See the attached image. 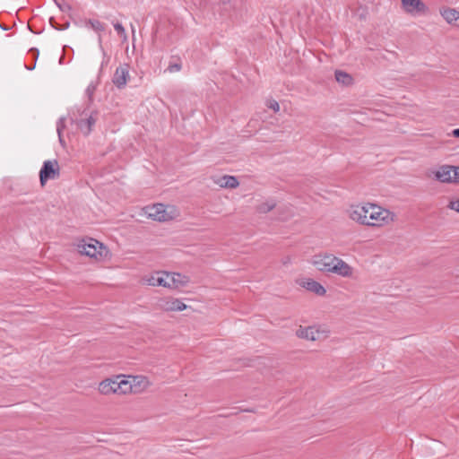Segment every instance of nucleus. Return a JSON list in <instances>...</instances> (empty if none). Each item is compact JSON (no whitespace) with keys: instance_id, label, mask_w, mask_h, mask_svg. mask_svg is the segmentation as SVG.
Segmentation results:
<instances>
[{"instance_id":"5","label":"nucleus","mask_w":459,"mask_h":459,"mask_svg":"<svg viewBox=\"0 0 459 459\" xmlns=\"http://www.w3.org/2000/svg\"><path fill=\"white\" fill-rule=\"evenodd\" d=\"M369 208L370 218L368 226L380 228L389 225L394 221V213L388 209L376 204H374L373 207Z\"/></svg>"},{"instance_id":"23","label":"nucleus","mask_w":459,"mask_h":459,"mask_svg":"<svg viewBox=\"0 0 459 459\" xmlns=\"http://www.w3.org/2000/svg\"><path fill=\"white\" fill-rule=\"evenodd\" d=\"M374 206V204L372 203H365V204H362V207H364V211H365V214H366V221H365V226H368V221H369V218H370V208L369 207H373Z\"/></svg>"},{"instance_id":"30","label":"nucleus","mask_w":459,"mask_h":459,"mask_svg":"<svg viewBox=\"0 0 459 459\" xmlns=\"http://www.w3.org/2000/svg\"><path fill=\"white\" fill-rule=\"evenodd\" d=\"M452 134L453 136L459 138V128L454 129L452 131Z\"/></svg>"},{"instance_id":"9","label":"nucleus","mask_w":459,"mask_h":459,"mask_svg":"<svg viewBox=\"0 0 459 459\" xmlns=\"http://www.w3.org/2000/svg\"><path fill=\"white\" fill-rule=\"evenodd\" d=\"M169 273L167 272H156L152 275L145 276L143 281L150 286H162L169 288Z\"/></svg>"},{"instance_id":"34","label":"nucleus","mask_w":459,"mask_h":459,"mask_svg":"<svg viewBox=\"0 0 459 459\" xmlns=\"http://www.w3.org/2000/svg\"><path fill=\"white\" fill-rule=\"evenodd\" d=\"M26 68H27L28 70H32V69H34V68H35V65H34L33 66H32V65H30V67H29V66H26Z\"/></svg>"},{"instance_id":"32","label":"nucleus","mask_w":459,"mask_h":459,"mask_svg":"<svg viewBox=\"0 0 459 459\" xmlns=\"http://www.w3.org/2000/svg\"><path fill=\"white\" fill-rule=\"evenodd\" d=\"M31 51L35 54V57L37 58L39 56V53L35 49H31Z\"/></svg>"},{"instance_id":"33","label":"nucleus","mask_w":459,"mask_h":459,"mask_svg":"<svg viewBox=\"0 0 459 459\" xmlns=\"http://www.w3.org/2000/svg\"><path fill=\"white\" fill-rule=\"evenodd\" d=\"M26 68H27L28 70H32V69H34V68H35V65H34L33 66H32V65H30V67H29V66H26Z\"/></svg>"},{"instance_id":"17","label":"nucleus","mask_w":459,"mask_h":459,"mask_svg":"<svg viewBox=\"0 0 459 459\" xmlns=\"http://www.w3.org/2000/svg\"><path fill=\"white\" fill-rule=\"evenodd\" d=\"M213 182L220 187L230 189L236 188L239 185L236 177L229 175L216 178L213 179Z\"/></svg>"},{"instance_id":"24","label":"nucleus","mask_w":459,"mask_h":459,"mask_svg":"<svg viewBox=\"0 0 459 459\" xmlns=\"http://www.w3.org/2000/svg\"><path fill=\"white\" fill-rule=\"evenodd\" d=\"M65 117H60L59 120L56 123V132H57V134H58L60 142H62V135H61V134H62V130L65 127Z\"/></svg>"},{"instance_id":"29","label":"nucleus","mask_w":459,"mask_h":459,"mask_svg":"<svg viewBox=\"0 0 459 459\" xmlns=\"http://www.w3.org/2000/svg\"><path fill=\"white\" fill-rule=\"evenodd\" d=\"M94 91H95V86H94L92 83H91V84L87 87V89H86V93H87V95H88L90 98H91V96H92V94H93Z\"/></svg>"},{"instance_id":"8","label":"nucleus","mask_w":459,"mask_h":459,"mask_svg":"<svg viewBox=\"0 0 459 459\" xmlns=\"http://www.w3.org/2000/svg\"><path fill=\"white\" fill-rule=\"evenodd\" d=\"M403 9L411 15L423 14L428 7L421 0H401Z\"/></svg>"},{"instance_id":"10","label":"nucleus","mask_w":459,"mask_h":459,"mask_svg":"<svg viewBox=\"0 0 459 459\" xmlns=\"http://www.w3.org/2000/svg\"><path fill=\"white\" fill-rule=\"evenodd\" d=\"M87 24L90 25L93 30L100 33V35L98 37V44H99L100 50L101 51V53L103 55V61H102V65H103L104 64H107L109 59L106 51L104 50V48L102 45V36L100 35V32L105 30L106 26L104 23H102L101 22H100L98 20H88Z\"/></svg>"},{"instance_id":"7","label":"nucleus","mask_w":459,"mask_h":459,"mask_svg":"<svg viewBox=\"0 0 459 459\" xmlns=\"http://www.w3.org/2000/svg\"><path fill=\"white\" fill-rule=\"evenodd\" d=\"M58 174L57 162L56 160H46L39 172L40 183L44 185L47 180L56 178Z\"/></svg>"},{"instance_id":"12","label":"nucleus","mask_w":459,"mask_h":459,"mask_svg":"<svg viewBox=\"0 0 459 459\" xmlns=\"http://www.w3.org/2000/svg\"><path fill=\"white\" fill-rule=\"evenodd\" d=\"M347 212H348V216L351 220H352L353 221H355L359 224L365 225L366 214H365L364 207H362V204L351 205L350 208L348 209Z\"/></svg>"},{"instance_id":"18","label":"nucleus","mask_w":459,"mask_h":459,"mask_svg":"<svg viewBox=\"0 0 459 459\" xmlns=\"http://www.w3.org/2000/svg\"><path fill=\"white\" fill-rule=\"evenodd\" d=\"M162 308L166 311H182L186 305L178 299H169L162 304Z\"/></svg>"},{"instance_id":"28","label":"nucleus","mask_w":459,"mask_h":459,"mask_svg":"<svg viewBox=\"0 0 459 459\" xmlns=\"http://www.w3.org/2000/svg\"><path fill=\"white\" fill-rule=\"evenodd\" d=\"M180 69H181V65H178V64L169 65V67H168V70L170 73L178 72Z\"/></svg>"},{"instance_id":"22","label":"nucleus","mask_w":459,"mask_h":459,"mask_svg":"<svg viewBox=\"0 0 459 459\" xmlns=\"http://www.w3.org/2000/svg\"><path fill=\"white\" fill-rule=\"evenodd\" d=\"M114 29L117 32V34L122 38L124 41L127 39V36L126 33V30L123 25L119 22L114 23Z\"/></svg>"},{"instance_id":"35","label":"nucleus","mask_w":459,"mask_h":459,"mask_svg":"<svg viewBox=\"0 0 459 459\" xmlns=\"http://www.w3.org/2000/svg\"><path fill=\"white\" fill-rule=\"evenodd\" d=\"M132 32H133V35L134 34V27H132Z\"/></svg>"},{"instance_id":"15","label":"nucleus","mask_w":459,"mask_h":459,"mask_svg":"<svg viewBox=\"0 0 459 459\" xmlns=\"http://www.w3.org/2000/svg\"><path fill=\"white\" fill-rule=\"evenodd\" d=\"M129 76L128 69L126 66H119L116 69L113 76V82L117 88H123L127 82Z\"/></svg>"},{"instance_id":"1","label":"nucleus","mask_w":459,"mask_h":459,"mask_svg":"<svg viewBox=\"0 0 459 459\" xmlns=\"http://www.w3.org/2000/svg\"><path fill=\"white\" fill-rule=\"evenodd\" d=\"M151 385L152 382L145 376L117 375L103 380L99 391L103 394H141L149 390Z\"/></svg>"},{"instance_id":"3","label":"nucleus","mask_w":459,"mask_h":459,"mask_svg":"<svg viewBox=\"0 0 459 459\" xmlns=\"http://www.w3.org/2000/svg\"><path fill=\"white\" fill-rule=\"evenodd\" d=\"M144 213L151 219L157 221H169L179 216L178 209L174 205L155 204L144 208Z\"/></svg>"},{"instance_id":"13","label":"nucleus","mask_w":459,"mask_h":459,"mask_svg":"<svg viewBox=\"0 0 459 459\" xmlns=\"http://www.w3.org/2000/svg\"><path fill=\"white\" fill-rule=\"evenodd\" d=\"M299 283L300 286H302L306 290H307L318 296H324L326 292V290L321 283H319L318 281H314L312 279H304V280H301Z\"/></svg>"},{"instance_id":"25","label":"nucleus","mask_w":459,"mask_h":459,"mask_svg":"<svg viewBox=\"0 0 459 459\" xmlns=\"http://www.w3.org/2000/svg\"><path fill=\"white\" fill-rule=\"evenodd\" d=\"M448 208L459 212V198L451 200L448 204Z\"/></svg>"},{"instance_id":"11","label":"nucleus","mask_w":459,"mask_h":459,"mask_svg":"<svg viewBox=\"0 0 459 459\" xmlns=\"http://www.w3.org/2000/svg\"><path fill=\"white\" fill-rule=\"evenodd\" d=\"M434 178L436 180L441 183H453V166L450 165H443L440 166L437 169L433 171Z\"/></svg>"},{"instance_id":"14","label":"nucleus","mask_w":459,"mask_h":459,"mask_svg":"<svg viewBox=\"0 0 459 459\" xmlns=\"http://www.w3.org/2000/svg\"><path fill=\"white\" fill-rule=\"evenodd\" d=\"M297 336L302 339L316 341L320 337L321 333L314 326L299 327L297 330Z\"/></svg>"},{"instance_id":"16","label":"nucleus","mask_w":459,"mask_h":459,"mask_svg":"<svg viewBox=\"0 0 459 459\" xmlns=\"http://www.w3.org/2000/svg\"><path fill=\"white\" fill-rule=\"evenodd\" d=\"M169 289H178L189 282V278L180 273H169Z\"/></svg>"},{"instance_id":"6","label":"nucleus","mask_w":459,"mask_h":459,"mask_svg":"<svg viewBox=\"0 0 459 459\" xmlns=\"http://www.w3.org/2000/svg\"><path fill=\"white\" fill-rule=\"evenodd\" d=\"M96 120V116L88 110H83L78 116L74 115L71 117L72 123H74L77 128L85 135L91 133Z\"/></svg>"},{"instance_id":"21","label":"nucleus","mask_w":459,"mask_h":459,"mask_svg":"<svg viewBox=\"0 0 459 459\" xmlns=\"http://www.w3.org/2000/svg\"><path fill=\"white\" fill-rule=\"evenodd\" d=\"M276 204L273 200H268L258 206V211L266 213L275 207Z\"/></svg>"},{"instance_id":"27","label":"nucleus","mask_w":459,"mask_h":459,"mask_svg":"<svg viewBox=\"0 0 459 459\" xmlns=\"http://www.w3.org/2000/svg\"><path fill=\"white\" fill-rule=\"evenodd\" d=\"M452 178H453V183H459V166L458 167L453 166Z\"/></svg>"},{"instance_id":"2","label":"nucleus","mask_w":459,"mask_h":459,"mask_svg":"<svg viewBox=\"0 0 459 459\" xmlns=\"http://www.w3.org/2000/svg\"><path fill=\"white\" fill-rule=\"evenodd\" d=\"M311 264L320 272L332 273L343 278L353 276V268L345 261L332 254L316 255L312 257Z\"/></svg>"},{"instance_id":"31","label":"nucleus","mask_w":459,"mask_h":459,"mask_svg":"<svg viewBox=\"0 0 459 459\" xmlns=\"http://www.w3.org/2000/svg\"><path fill=\"white\" fill-rule=\"evenodd\" d=\"M59 8L62 10V11H65V10H69L70 9V6L69 4H64V5H59Z\"/></svg>"},{"instance_id":"26","label":"nucleus","mask_w":459,"mask_h":459,"mask_svg":"<svg viewBox=\"0 0 459 459\" xmlns=\"http://www.w3.org/2000/svg\"><path fill=\"white\" fill-rule=\"evenodd\" d=\"M267 107L271 109H273L274 112H278L280 110V105L279 103L274 100H271L267 102Z\"/></svg>"},{"instance_id":"20","label":"nucleus","mask_w":459,"mask_h":459,"mask_svg":"<svg viewBox=\"0 0 459 459\" xmlns=\"http://www.w3.org/2000/svg\"><path fill=\"white\" fill-rule=\"evenodd\" d=\"M335 80L344 86H349L352 84L353 79L351 74L346 72L337 70L335 71Z\"/></svg>"},{"instance_id":"19","label":"nucleus","mask_w":459,"mask_h":459,"mask_svg":"<svg viewBox=\"0 0 459 459\" xmlns=\"http://www.w3.org/2000/svg\"><path fill=\"white\" fill-rule=\"evenodd\" d=\"M442 17L452 25H458L459 11L454 8H446L440 12Z\"/></svg>"},{"instance_id":"4","label":"nucleus","mask_w":459,"mask_h":459,"mask_svg":"<svg viewBox=\"0 0 459 459\" xmlns=\"http://www.w3.org/2000/svg\"><path fill=\"white\" fill-rule=\"evenodd\" d=\"M77 251L84 255L96 260L102 259L108 254L106 247L102 243L94 238L82 239L77 244Z\"/></svg>"}]
</instances>
